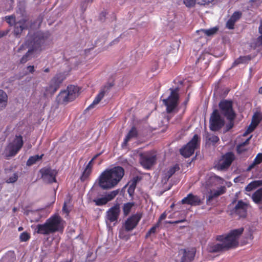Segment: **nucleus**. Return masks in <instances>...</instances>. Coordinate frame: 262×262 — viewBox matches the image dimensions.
I'll return each mask as SVG.
<instances>
[{"label": "nucleus", "instance_id": "f257e3e1", "mask_svg": "<svg viewBox=\"0 0 262 262\" xmlns=\"http://www.w3.org/2000/svg\"><path fill=\"white\" fill-rule=\"evenodd\" d=\"M244 230V228L242 227L232 230L227 234L216 236V239L222 243L208 244V251L210 253H217L236 248L238 246V239Z\"/></svg>", "mask_w": 262, "mask_h": 262}, {"label": "nucleus", "instance_id": "f03ea898", "mask_svg": "<svg viewBox=\"0 0 262 262\" xmlns=\"http://www.w3.org/2000/svg\"><path fill=\"white\" fill-rule=\"evenodd\" d=\"M124 175V170L121 166L106 169L99 176L98 185L104 190L113 188L117 185Z\"/></svg>", "mask_w": 262, "mask_h": 262}, {"label": "nucleus", "instance_id": "7ed1b4c3", "mask_svg": "<svg viewBox=\"0 0 262 262\" xmlns=\"http://www.w3.org/2000/svg\"><path fill=\"white\" fill-rule=\"evenodd\" d=\"M50 37V33L48 32L37 31L34 33L32 36L27 35L26 45L32 48L20 59V63H25L30 59L31 54L34 50H41L42 47L46 45L49 41Z\"/></svg>", "mask_w": 262, "mask_h": 262}, {"label": "nucleus", "instance_id": "20e7f679", "mask_svg": "<svg viewBox=\"0 0 262 262\" xmlns=\"http://www.w3.org/2000/svg\"><path fill=\"white\" fill-rule=\"evenodd\" d=\"M62 222V220L58 214L53 215L43 224H37L35 232L43 235H48L57 232H62L64 229Z\"/></svg>", "mask_w": 262, "mask_h": 262}, {"label": "nucleus", "instance_id": "39448f33", "mask_svg": "<svg viewBox=\"0 0 262 262\" xmlns=\"http://www.w3.org/2000/svg\"><path fill=\"white\" fill-rule=\"evenodd\" d=\"M158 152L156 150H150L139 155V162L143 168L150 170L157 163Z\"/></svg>", "mask_w": 262, "mask_h": 262}, {"label": "nucleus", "instance_id": "423d86ee", "mask_svg": "<svg viewBox=\"0 0 262 262\" xmlns=\"http://www.w3.org/2000/svg\"><path fill=\"white\" fill-rule=\"evenodd\" d=\"M170 94L166 99H163V104L166 107V112L170 114L174 112L179 104V88H170Z\"/></svg>", "mask_w": 262, "mask_h": 262}, {"label": "nucleus", "instance_id": "0eeeda50", "mask_svg": "<svg viewBox=\"0 0 262 262\" xmlns=\"http://www.w3.org/2000/svg\"><path fill=\"white\" fill-rule=\"evenodd\" d=\"M200 138L195 134L191 140L180 149V152L185 158H189L192 156L195 150L200 146Z\"/></svg>", "mask_w": 262, "mask_h": 262}, {"label": "nucleus", "instance_id": "6e6552de", "mask_svg": "<svg viewBox=\"0 0 262 262\" xmlns=\"http://www.w3.org/2000/svg\"><path fill=\"white\" fill-rule=\"evenodd\" d=\"M225 119L221 115L219 111L214 109L211 114L209 119L210 129L213 132L219 131L225 125Z\"/></svg>", "mask_w": 262, "mask_h": 262}, {"label": "nucleus", "instance_id": "1a4fd4ad", "mask_svg": "<svg viewBox=\"0 0 262 262\" xmlns=\"http://www.w3.org/2000/svg\"><path fill=\"white\" fill-rule=\"evenodd\" d=\"M221 114L225 118L231 119L236 114L233 109V101L231 100L223 99L219 103Z\"/></svg>", "mask_w": 262, "mask_h": 262}, {"label": "nucleus", "instance_id": "9d476101", "mask_svg": "<svg viewBox=\"0 0 262 262\" xmlns=\"http://www.w3.org/2000/svg\"><path fill=\"white\" fill-rule=\"evenodd\" d=\"M24 144L23 137L20 135L16 136L12 143H9L6 148L7 157H14L20 150Z\"/></svg>", "mask_w": 262, "mask_h": 262}, {"label": "nucleus", "instance_id": "9b49d317", "mask_svg": "<svg viewBox=\"0 0 262 262\" xmlns=\"http://www.w3.org/2000/svg\"><path fill=\"white\" fill-rule=\"evenodd\" d=\"M235 160V156L232 152H227L222 156L221 159L215 164V168L219 170L227 169Z\"/></svg>", "mask_w": 262, "mask_h": 262}, {"label": "nucleus", "instance_id": "f8f14e48", "mask_svg": "<svg viewBox=\"0 0 262 262\" xmlns=\"http://www.w3.org/2000/svg\"><path fill=\"white\" fill-rule=\"evenodd\" d=\"M66 79L63 73H58L51 79L50 85L46 88L47 93L54 94L59 88L60 84Z\"/></svg>", "mask_w": 262, "mask_h": 262}, {"label": "nucleus", "instance_id": "ddd939ff", "mask_svg": "<svg viewBox=\"0 0 262 262\" xmlns=\"http://www.w3.org/2000/svg\"><path fill=\"white\" fill-rule=\"evenodd\" d=\"M41 178L47 184H52L56 182L57 172L50 167H44L39 170Z\"/></svg>", "mask_w": 262, "mask_h": 262}, {"label": "nucleus", "instance_id": "4468645a", "mask_svg": "<svg viewBox=\"0 0 262 262\" xmlns=\"http://www.w3.org/2000/svg\"><path fill=\"white\" fill-rule=\"evenodd\" d=\"M120 214V207L119 204H116L113 206L111 207L106 212L105 221L106 223L109 222L110 223H114L115 225L117 222Z\"/></svg>", "mask_w": 262, "mask_h": 262}, {"label": "nucleus", "instance_id": "2eb2a0df", "mask_svg": "<svg viewBox=\"0 0 262 262\" xmlns=\"http://www.w3.org/2000/svg\"><path fill=\"white\" fill-rule=\"evenodd\" d=\"M114 86V83H108L106 85L102 87L99 93L96 95L93 102L88 107L86 110L93 108L95 105L98 104L103 99L105 94L108 92L109 90Z\"/></svg>", "mask_w": 262, "mask_h": 262}, {"label": "nucleus", "instance_id": "dca6fc26", "mask_svg": "<svg viewBox=\"0 0 262 262\" xmlns=\"http://www.w3.org/2000/svg\"><path fill=\"white\" fill-rule=\"evenodd\" d=\"M142 217L140 213H136L129 217L125 222L124 228L126 231L133 230L138 224Z\"/></svg>", "mask_w": 262, "mask_h": 262}, {"label": "nucleus", "instance_id": "f3484780", "mask_svg": "<svg viewBox=\"0 0 262 262\" xmlns=\"http://www.w3.org/2000/svg\"><path fill=\"white\" fill-rule=\"evenodd\" d=\"M28 19L23 18L14 24L13 34L15 37H19L23 31L28 28Z\"/></svg>", "mask_w": 262, "mask_h": 262}, {"label": "nucleus", "instance_id": "a211bd4d", "mask_svg": "<svg viewBox=\"0 0 262 262\" xmlns=\"http://www.w3.org/2000/svg\"><path fill=\"white\" fill-rule=\"evenodd\" d=\"M119 190H113L105 195V196L94 199L93 202L96 206H100L106 204L108 202L113 200L119 193Z\"/></svg>", "mask_w": 262, "mask_h": 262}, {"label": "nucleus", "instance_id": "6ab92c4d", "mask_svg": "<svg viewBox=\"0 0 262 262\" xmlns=\"http://www.w3.org/2000/svg\"><path fill=\"white\" fill-rule=\"evenodd\" d=\"M181 203L196 206L201 205L202 202L200 196L190 193L181 200Z\"/></svg>", "mask_w": 262, "mask_h": 262}, {"label": "nucleus", "instance_id": "aec40b11", "mask_svg": "<svg viewBox=\"0 0 262 262\" xmlns=\"http://www.w3.org/2000/svg\"><path fill=\"white\" fill-rule=\"evenodd\" d=\"M248 204L242 200H239L234 208V213L240 217H245L247 214Z\"/></svg>", "mask_w": 262, "mask_h": 262}, {"label": "nucleus", "instance_id": "412c9836", "mask_svg": "<svg viewBox=\"0 0 262 262\" xmlns=\"http://www.w3.org/2000/svg\"><path fill=\"white\" fill-rule=\"evenodd\" d=\"M182 256L180 262H192L194 259L195 255L194 249H181Z\"/></svg>", "mask_w": 262, "mask_h": 262}, {"label": "nucleus", "instance_id": "4be33fe9", "mask_svg": "<svg viewBox=\"0 0 262 262\" xmlns=\"http://www.w3.org/2000/svg\"><path fill=\"white\" fill-rule=\"evenodd\" d=\"M57 101L58 103L67 104L73 101L67 90L61 91L57 96Z\"/></svg>", "mask_w": 262, "mask_h": 262}, {"label": "nucleus", "instance_id": "5701e85b", "mask_svg": "<svg viewBox=\"0 0 262 262\" xmlns=\"http://www.w3.org/2000/svg\"><path fill=\"white\" fill-rule=\"evenodd\" d=\"M226 188L225 187H222L219 190H214L213 191H210L207 197V203L211 202L214 198L224 194L225 192Z\"/></svg>", "mask_w": 262, "mask_h": 262}, {"label": "nucleus", "instance_id": "b1692460", "mask_svg": "<svg viewBox=\"0 0 262 262\" xmlns=\"http://www.w3.org/2000/svg\"><path fill=\"white\" fill-rule=\"evenodd\" d=\"M66 90L71 96V98L74 100L79 95L80 89L77 86L70 85L67 86Z\"/></svg>", "mask_w": 262, "mask_h": 262}, {"label": "nucleus", "instance_id": "393cba45", "mask_svg": "<svg viewBox=\"0 0 262 262\" xmlns=\"http://www.w3.org/2000/svg\"><path fill=\"white\" fill-rule=\"evenodd\" d=\"M141 180V178L139 176H135L133 177V178L130 180L128 182V192L131 194L135 191V189L136 187L137 183Z\"/></svg>", "mask_w": 262, "mask_h": 262}, {"label": "nucleus", "instance_id": "a878e982", "mask_svg": "<svg viewBox=\"0 0 262 262\" xmlns=\"http://www.w3.org/2000/svg\"><path fill=\"white\" fill-rule=\"evenodd\" d=\"M138 135V132L136 127L133 126L125 136V138L124 139L123 143L125 144H127L132 138H137Z\"/></svg>", "mask_w": 262, "mask_h": 262}, {"label": "nucleus", "instance_id": "bb28decb", "mask_svg": "<svg viewBox=\"0 0 262 262\" xmlns=\"http://www.w3.org/2000/svg\"><path fill=\"white\" fill-rule=\"evenodd\" d=\"M261 186H262L261 180H254L247 185L245 188V190L247 192H250Z\"/></svg>", "mask_w": 262, "mask_h": 262}, {"label": "nucleus", "instance_id": "cd10ccee", "mask_svg": "<svg viewBox=\"0 0 262 262\" xmlns=\"http://www.w3.org/2000/svg\"><path fill=\"white\" fill-rule=\"evenodd\" d=\"M251 198L255 204H260L262 201V187L255 191L253 193Z\"/></svg>", "mask_w": 262, "mask_h": 262}, {"label": "nucleus", "instance_id": "c85d7f7f", "mask_svg": "<svg viewBox=\"0 0 262 262\" xmlns=\"http://www.w3.org/2000/svg\"><path fill=\"white\" fill-rule=\"evenodd\" d=\"M43 155L42 154L40 156L39 155H35L33 156H31L29 158L27 161L26 165L28 166H32V165L36 163V162L42 158Z\"/></svg>", "mask_w": 262, "mask_h": 262}, {"label": "nucleus", "instance_id": "c756f323", "mask_svg": "<svg viewBox=\"0 0 262 262\" xmlns=\"http://www.w3.org/2000/svg\"><path fill=\"white\" fill-rule=\"evenodd\" d=\"M262 162V153H259L257 155L256 157L255 158L253 163L250 164L247 169V170H250L252 168H254V167L257 165L260 164Z\"/></svg>", "mask_w": 262, "mask_h": 262}, {"label": "nucleus", "instance_id": "7c9ffc66", "mask_svg": "<svg viewBox=\"0 0 262 262\" xmlns=\"http://www.w3.org/2000/svg\"><path fill=\"white\" fill-rule=\"evenodd\" d=\"M134 206V203L128 202L123 205L122 209L124 216H126L130 213L132 207Z\"/></svg>", "mask_w": 262, "mask_h": 262}, {"label": "nucleus", "instance_id": "2f4dec72", "mask_svg": "<svg viewBox=\"0 0 262 262\" xmlns=\"http://www.w3.org/2000/svg\"><path fill=\"white\" fill-rule=\"evenodd\" d=\"M4 258L9 262H14L16 259L15 254L13 251H9L5 254Z\"/></svg>", "mask_w": 262, "mask_h": 262}, {"label": "nucleus", "instance_id": "473e14b6", "mask_svg": "<svg viewBox=\"0 0 262 262\" xmlns=\"http://www.w3.org/2000/svg\"><path fill=\"white\" fill-rule=\"evenodd\" d=\"M92 171V170L91 169L85 168L80 177V181L82 182L86 181L91 175Z\"/></svg>", "mask_w": 262, "mask_h": 262}, {"label": "nucleus", "instance_id": "72a5a7b5", "mask_svg": "<svg viewBox=\"0 0 262 262\" xmlns=\"http://www.w3.org/2000/svg\"><path fill=\"white\" fill-rule=\"evenodd\" d=\"M250 60V57L249 56H240L236 59L233 63V67L236 66L239 64L246 62L247 61Z\"/></svg>", "mask_w": 262, "mask_h": 262}, {"label": "nucleus", "instance_id": "f704fd0d", "mask_svg": "<svg viewBox=\"0 0 262 262\" xmlns=\"http://www.w3.org/2000/svg\"><path fill=\"white\" fill-rule=\"evenodd\" d=\"M219 30L217 27H214L209 29H201L200 31L203 32L205 35L210 36L215 34Z\"/></svg>", "mask_w": 262, "mask_h": 262}, {"label": "nucleus", "instance_id": "c9c22d12", "mask_svg": "<svg viewBox=\"0 0 262 262\" xmlns=\"http://www.w3.org/2000/svg\"><path fill=\"white\" fill-rule=\"evenodd\" d=\"M7 100L8 96L6 93L4 91L0 90V105L6 106Z\"/></svg>", "mask_w": 262, "mask_h": 262}, {"label": "nucleus", "instance_id": "e433bc0d", "mask_svg": "<svg viewBox=\"0 0 262 262\" xmlns=\"http://www.w3.org/2000/svg\"><path fill=\"white\" fill-rule=\"evenodd\" d=\"M262 120V116L259 113H255L253 115L252 119L251 122L255 124V125H258Z\"/></svg>", "mask_w": 262, "mask_h": 262}, {"label": "nucleus", "instance_id": "4c0bfd02", "mask_svg": "<svg viewBox=\"0 0 262 262\" xmlns=\"http://www.w3.org/2000/svg\"><path fill=\"white\" fill-rule=\"evenodd\" d=\"M31 222H39L41 217V215L40 214L39 211H33L31 213Z\"/></svg>", "mask_w": 262, "mask_h": 262}, {"label": "nucleus", "instance_id": "58836bf2", "mask_svg": "<svg viewBox=\"0 0 262 262\" xmlns=\"http://www.w3.org/2000/svg\"><path fill=\"white\" fill-rule=\"evenodd\" d=\"M31 237L30 234L26 231L20 233L19 235V240L21 242H27L30 239Z\"/></svg>", "mask_w": 262, "mask_h": 262}, {"label": "nucleus", "instance_id": "ea45409f", "mask_svg": "<svg viewBox=\"0 0 262 262\" xmlns=\"http://www.w3.org/2000/svg\"><path fill=\"white\" fill-rule=\"evenodd\" d=\"M236 116H234L233 117V118L231 119H230L229 118H226L227 120L228 121V122L226 124V128L227 130H229L231 128H232L234 126V120L236 118Z\"/></svg>", "mask_w": 262, "mask_h": 262}, {"label": "nucleus", "instance_id": "a19ab883", "mask_svg": "<svg viewBox=\"0 0 262 262\" xmlns=\"http://www.w3.org/2000/svg\"><path fill=\"white\" fill-rule=\"evenodd\" d=\"M179 169V166L178 165H176L170 167L169 169L165 172L167 173V174L169 175V177H171V176L176 172V171L178 170Z\"/></svg>", "mask_w": 262, "mask_h": 262}, {"label": "nucleus", "instance_id": "79ce46f5", "mask_svg": "<svg viewBox=\"0 0 262 262\" xmlns=\"http://www.w3.org/2000/svg\"><path fill=\"white\" fill-rule=\"evenodd\" d=\"M159 223H157L155 226H152L146 233L145 238H147L149 237L151 234H154L156 232L157 228L159 226Z\"/></svg>", "mask_w": 262, "mask_h": 262}, {"label": "nucleus", "instance_id": "37998d69", "mask_svg": "<svg viewBox=\"0 0 262 262\" xmlns=\"http://www.w3.org/2000/svg\"><path fill=\"white\" fill-rule=\"evenodd\" d=\"M6 20L10 26H13L15 23V16L13 15L6 16L5 17Z\"/></svg>", "mask_w": 262, "mask_h": 262}, {"label": "nucleus", "instance_id": "c03bdc74", "mask_svg": "<svg viewBox=\"0 0 262 262\" xmlns=\"http://www.w3.org/2000/svg\"><path fill=\"white\" fill-rule=\"evenodd\" d=\"M236 150L237 154L241 155L243 152L247 151L248 149L245 147V146L243 145V144H239L237 145Z\"/></svg>", "mask_w": 262, "mask_h": 262}, {"label": "nucleus", "instance_id": "a18cd8bd", "mask_svg": "<svg viewBox=\"0 0 262 262\" xmlns=\"http://www.w3.org/2000/svg\"><path fill=\"white\" fill-rule=\"evenodd\" d=\"M18 179V174L17 173H14L13 175L6 180L7 183H13L17 181Z\"/></svg>", "mask_w": 262, "mask_h": 262}, {"label": "nucleus", "instance_id": "49530a36", "mask_svg": "<svg viewBox=\"0 0 262 262\" xmlns=\"http://www.w3.org/2000/svg\"><path fill=\"white\" fill-rule=\"evenodd\" d=\"M242 13L239 11H235L230 17V18L233 19L235 23L242 16Z\"/></svg>", "mask_w": 262, "mask_h": 262}, {"label": "nucleus", "instance_id": "de8ad7c7", "mask_svg": "<svg viewBox=\"0 0 262 262\" xmlns=\"http://www.w3.org/2000/svg\"><path fill=\"white\" fill-rule=\"evenodd\" d=\"M208 140L213 144H215L219 141L220 139L218 136L212 135H210L209 137H208Z\"/></svg>", "mask_w": 262, "mask_h": 262}, {"label": "nucleus", "instance_id": "09e8293b", "mask_svg": "<svg viewBox=\"0 0 262 262\" xmlns=\"http://www.w3.org/2000/svg\"><path fill=\"white\" fill-rule=\"evenodd\" d=\"M235 23V22L230 18L226 23V27L229 29H233L234 28Z\"/></svg>", "mask_w": 262, "mask_h": 262}, {"label": "nucleus", "instance_id": "8fccbe9b", "mask_svg": "<svg viewBox=\"0 0 262 262\" xmlns=\"http://www.w3.org/2000/svg\"><path fill=\"white\" fill-rule=\"evenodd\" d=\"M199 2V0H184V4L188 7L193 6L196 2Z\"/></svg>", "mask_w": 262, "mask_h": 262}, {"label": "nucleus", "instance_id": "3c124183", "mask_svg": "<svg viewBox=\"0 0 262 262\" xmlns=\"http://www.w3.org/2000/svg\"><path fill=\"white\" fill-rule=\"evenodd\" d=\"M257 126V125H255L254 124H253L251 122V124H250V125L249 126L248 129L246 131L245 134H249V133L252 132Z\"/></svg>", "mask_w": 262, "mask_h": 262}, {"label": "nucleus", "instance_id": "603ef678", "mask_svg": "<svg viewBox=\"0 0 262 262\" xmlns=\"http://www.w3.org/2000/svg\"><path fill=\"white\" fill-rule=\"evenodd\" d=\"M170 178L171 177H169V175L167 174V173L165 172L162 178V182L163 184H166Z\"/></svg>", "mask_w": 262, "mask_h": 262}, {"label": "nucleus", "instance_id": "864d4df0", "mask_svg": "<svg viewBox=\"0 0 262 262\" xmlns=\"http://www.w3.org/2000/svg\"><path fill=\"white\" fill-rule=\"evenodd\" d=\"M214 0H199L198 4L201 5H208L213 2Z\"/></svg>", "mask_w": 262, "mask_h": 262}, {"label": "nucleus", "instance_id": "5fc2aeb1", "mask_svg": "<svg viewBox=\"0 0 262 262\" xmlns=\"http://www.w3.org/2000/svg\"><path fill=\"white\" fill-rule=\"evenodd\" d=\"M186 221L185 219L178 220L176 221H167L166 223L170 224H177L180 223H183Z\"/></svg>", "mask_w": 262, "mask_h": 262}, {"label": "nucleus", "instance_id": "6e6d98bb", "mask_svg": "<svg viewBox=\"0 0 262 262\" xmlns=\"http://www.w3.org/2000/svg\"><path fill=\"white\" fill-rule=\"evenodd\" d=\"M166 216H167V214L166 213V212H164L159 217V220H158V223H159V224L160 225V222L165 219V218L166 217Z\"/></svg>", "mask_w": 262, "mask_h": 262}, {"label": "nucleus", "instance_id": "4d7b16f0", "mask_svg": "<svg viewBox=\"0 0 262 262\" xmlns=\"http://www.w3.org/2000/svg\"><path fill=\"white\" fill-rule=\"evenodd\" d=\"M256 44L258 46H262V35L261 34L257 38L256 40Z\"/></svg>", "mask_w": 262, "mask_h": 262}, {"label": "nucleus", "instance_id": "13d9d810", "mask_svg": "<svg viewBox=\"0 0 262 262\" xmlns=\"http://www.w3.org/2000/svg\"><path fill=\"white\" fill-rule=\"evenodd\" d=\"M93 161H92V160H91L86 166L85 168H88V169H91L92 170Z\"/></svg>", "mask_w": 262, "mask_h": 262}, {"label": "nucleus", "instance_id": "bf43d9fd", "mask_svg": "<svg viewBox=\"0 0 262 262\" xmlns=\"http://www.w3.org/2000/svg\"><path fill=\"white\" fill-rule=\"evenodd\" d=\"M27 69L31 73H33L34 72V67L33 66H29L27 67Z\"/></svg>", "mask_w": 262, "mask_h": 262}, {"label": "nucleus", "instance_id": "052dcab7", "mask_svg": "<svg viewBox=\"0 0 262 262\" xmlns=\"http://www.w3.org/2000/svg\"><path fill=\"white\" fill-rule=\"evenodd\" d=\"M251 136L248 138L247 140H246V141H245L244 142L242 143L241 144H243V145H244V146H246L247 145H248L249 144V141H250V140L251 139Z\"/></svg>", "mask_w": 262, "mask_h": 262}, {"label": "nucleus", "instance_id": "680f3d73", "mask_svg": "<svg viewBox=\"0 0 262 262\" xmlns=\"http://www.w3.org/2000/svg\"><path fill=\"white\" fill-rule=\"evenodd\" d=\"M62 211L66 212L67 214H69V210L68 209L67 207V205L66 203H64L63 206L62 207Z\"/></svg>", "mask_w": 262, "mask_h": 262}, {"label": "nucleus", "instance_id": "e2e57ef3", "mask_svg": "<svg viewBox=\"0 0 262 262\" xmlns=\"http://www.w3.org/2000/svg\"><path fill=\"white\" fill-rule=\"evenodd\" d=\"M101 155V153H99L96 154L94 156V157L91 159L92 161L95 160L97 158H98L100 155Z\"/></svg>", "mask_w": 262, "mask_h": 262}, {"label": "nucleus", "instance_id": "0e129e2a", "mask_svg": "<svg viewBox=\"0 0 262 262\" xmlns=\"http://www.w3.org/2000/svg\"><path fill=\"white\" fill-rule=\"evenodd\" d=\"M259 32L260 34L262 35V23L260 24V25L259 27Z\"/></svg>", "mask_w": 262, "mask_h": 262}, {"label": "nucleus", "instance_id": "69168bd1", "mask_svg": "<svg viewBox=\"0 0 262 262\" xmlns=\"http://www.w3.org/2000/svg\"><path fill=\"white\" fill-rule=\"evenodd\" d=\"M43 72L46 73H48L50 72V69L49 68H46L43 70Z\"/></svg>", "mask_w": 262, "mask_h": 262}, {"label": "nucleus", "instance_id": "338daca9", "mask_svg": "<svg viewBox=\"0 0 262 262\" xmlns=\"http://www.w3.org/2000/svg\"><path fill=\"white\" fill-rule=\"evenodd\" d=\"M119 41L118 39H115L114 40H113L112 42H111V45H112L113 43H115V42H118Z\"/></svg>", "mask_w": 262, "mask_h": 262}, {"label": "nucleus", "instance_id": "774afa93", "mask_svg": "<svg viewBox=\"0 0 262 262\" xmlns=\"http://www.w3.org/2000/svg\"><path fill=\"white\" fill-rule=\"evenodd\" d=\"M258 92L259 94H262V86L259 88Z\"/></svg>", "mask_w": 262, "mask_h": 262}]
</instances>
